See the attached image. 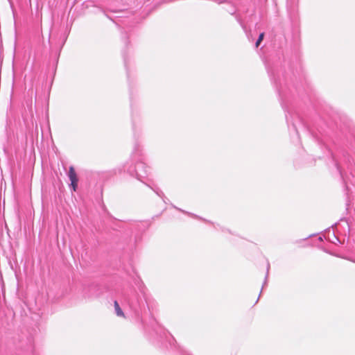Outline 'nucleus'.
Here are the masks:
<instances>
[{
  "instance_id": "nucleus-1",
  "label": "nucleus",
  "mask_w": 355,
  "mask_h": 355,
  "mask_svg": "<svg viewBox=\"0 0 355 355\" xmlns=\"http://www.w3.org/2000/svg\"><path fill=\"white\" fill-rule=\"evenodd\" d=\"M69 178L71 181V185L73 188V190L75 191L78 187V179L77 177V174L75 171V168L73 166H71L69 169Z\"/></svg>"
},
{
  "instance_id": "nucleus-2",
  "label": "nucleus",
  "mask_w": 355,
  "mask_h": 355,
  "mask_svg": "<svg viewBox=\"0 0 355 355\" xmlns=\"http://www.w3.org/2000/svg\"><path fill=\"white\" fill-rule=\"evenodd\" d=\"M114 309H115L116 315L119 317H125L124 313H123L122 309H121V307L119 306V304L117 302V301H114Z\"/></svg>"
},
{
  "instance_id": "nucleus-3",
  "label": "nucleus",
  "mask_w": 355,
  "mask_h": 355,
  "mask_svg": "<svg viewBox=\"0 0 355 355\" xmlns=\"http://www.w3.org/2000/svg\"><path fill=\"white\" fill-rule=\"evenodd\" d=\"M263 37H264V33H261L259 35V38H258V40H257V42L255 44L256 47H258L260 45L261 42L263 40Z\"/></svg>"
},
{
  "instance_id": "nucleus-4",
  "label": "nucleus",
  "mask_w": 355,
  "mask_h": 355,
  "mask_svg": "<svg viewBox=\"0 0 355 355\" xmlns=\"http://www.w3.org/2000/svg\"><path fill=\"white\" fill-rule=\"evenodd\" d=\"M257 301H258V297H257V296H255V297H254V302H253V303H254V304H256V303L257 302Z\"/></svg>"
}]
</instances>
